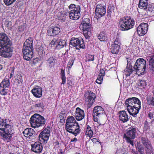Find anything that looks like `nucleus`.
Returning a JSON list of instances; mask_svg holds the SVG:
<instances>
[{
  "label": "nucleus",
  "instance_id": "nucleus-1",
  "mask_svg": "<svg viewBox=\"0 0 154 154\" xmlns=\"http://www.w3.org/2000/svg\"><path fill=\"white\" fill-rule=\"evenodd\" d=\"M13 128L6 123V120L0 118V133L3 137V140L7 142H10L12 139L14 133Z\"/></svg>",
  "mask_w": 154,
  "mask_h": 154
},
{
  "label": "nucleus",
  "instance_id": "nucleus-2",
  "mask_svg": "<svg viewBox=\"0 0 154 154\" xmlns=\"http://www.w3.org/2000/svg\"><path fill=\"white\" fill-rule=\"evenodd\" d=\"M93 112L94 121L100 125H103L105 123L106 115L103 109L100 106H97L94 107Z\"/></svg>",
  "mask_w": 154,
  "mask_h": 154
},
{
  "label": "nucleus",
  "instance_id": "nucleus-3",
  "mask_svg": "<svg viewBox=\"0 0 154 154\" xmlns=\"http://www.w3.org/2000/svg\"><path fill=\"white\" fill-rule=\"evenodd\" d=\"M45 122V118L38 114H34L30 119L31 127L34 128H39L41 130L44 127Z\"/></svg>",
  "mask_w": 154,
  "mask_h": 154
},
{
  "label": "nucleus",
  "instance_id": "nucleus-4",
  "mask_svg": "<svg viewBox=\"0 0 154 154\" xmlns=\"http://www.w3.org/2000/svg\"><path fill=\"white\" fill-rule=\"evenodd\" d=\"M134 25V20L129 17H124L120 19L119 25L121 30H128L132 28Z\"/></svg>",
  "mask_w": 154,
  "mask_h": 154
},
{
  "label": "nucleus",
  "instance_id": "nucleus-5",
  "mask_svg": "<svg viewBox=\"0 0 154 154\" xmlns=\"http://www.w3.org/2000/svg\"><path fill=\"white\" fill-rule=\"evenodd\" d=\"M136 131V128L131 127L130 128L128 129L127 132L124 135V136L127 142L130 143L133 146L134 144L132 139H134L135 137Z\"/></svg>",
  "mask_w": 154,
  "mask_h": 154
},
{
  "label": "nucleus",
  "instance_id": "nucleus-6",
  "mask_svg": "<svg viewBox=\"0 0 154 154\" xmlns=\"http://www.w3.org/2000/svg\"><path fill=\"white\" fill-rule=\"evenodd\" d=\"M133 68L137 72L139 71L141 72H144L146 68V60L143 58L138 59L135 63Z\"/></svg>",
  "mask_w": 154,
  "mask_h": 154
},
{
  "label": "nucleus",
  "instance_id": "nucleus-7",
  "mask_svg": "<svg viewBox=\"0 0 154 154\" xmlns=\"http://www.w3.org/2000/svg\"><path fill=\"white\" fill-rule=\"evenodd\" d=\"M69 46L71 48L74 47L77 50H79L81 48L84 49L85 47L83 41L81 38H72L69 43Z\"/></svg>",
  "mask_w": 154,
  "mask_h": 154
},
{
  "label": "nucleus",
  "instance_id": "nucleus-8",
  "mask_svg": "<svg viewBox=\"0 0 154 154\" xmlns=\"http://www.w3.org/2000/svg\"><path fill=\"white\" fill-rule=\"evenodd\" d=\"M11 45H5L0 46V55L5 58L11 57L13 50L11 48Z\"/></svg>",
  "mask_w": 154,
  "mask_h": 154
},
{
  "label": "nucleus",
  "instance_id": "nucleus-9",
  "mask_svg": "<svg viewBox=\"0 0 154 154\" xmlns=\"http://www.w3.org/2000/svg\"><path fill=\"white\" fill-rule=\"evenodd\" d=\"M85 103L88 108H90L95 102L96 98L95 94L91 91H88L86 92L84 95Z\"/></svg>",
  "mask_w": 154,
  "mask_h": 154
},
{
  "label": "nucleus",
  "instance_id": "nucleus-10",
  "mask_svg": "<svg viewBox=\"0 0 154 154\" xmlns=\"http://www.w3.org/2000/svg\"><path fill=\"white\" fill-rule=\"evenodd\" d=\"M65 126V129L69 132L72 133L76 136L79 133L80 130L78 123H74L73 125H68Z\"/></svg>",
  "mask_w": 154,
  "mask_h": 154
},
{
  "label": "nucleus",
  "instance_id": "nucleus-11",
  "mask_svg": "<svg viewBox=\"0 0 154 154\" xmlns=\"http://www.w3.org/2000/svg\"><path fill=\"white\" fill-rule=\"evenodd\" d=\"M80 8L79 6H77L76 8L71 10L69 13L70 18L74 20L78 19L80 15Z\"/></svg>",
  "mask_w": 154,
  "mask_h": 154
},
{
  "label": "nucleus",
  "instance_id": "nucleus-12",
  "mask_svg": "<svg viewBox=\"0 0 154 154\" xmlns=\"http://www.w3.org/2000/svg\"><path fill=\"white\" fill-rule=\"evenodd\" d=\"M11 45V42L7 35L4 33H0V46Z\"/></svg>",
  "mask_w": 154,
  "mask_h": 154
},
{
  "label": "nucleus",
  "instance_id": "nucleus-13",
  "mask_svg": "<svg viewBox=\"0 0 154 154\" xmlns=\"http://www.w3.org/2000/svg\"><path fill=\"white\" fill-rule=\"evenodd\" d=\"M148 25L147 24L142 23L137 27V31L138 34L140 36L144 35L148 30Z\"/></svg>",
  "mask_w": 154,
  "mask_h": 154
},
{
  "label": "nucleus",
  "instance_id": "nucleus-14",
  "mask_svg": "<svg viewBox=\"0 0 154 154\" xmlns=\"http://www.w3.org/2000/svg\"><path fill=\"white\" fill-rule=\"evenodd\" d=\"M95 11L96 15L99 18L104 15L106 13L105 8L101 4L97 5Z\"/></svg>",
  "mask_w": 154,
  "mask_h": 154
},
{
  "label": "nucleus",
  "instance_id": "nucleus-15",
  "mask_svg": "<svg viewBox=\"0 0 154 154\" xmlns=\"http://www.w3.org/2000/svg\"><path fill=\"white\" fill-rule=\"evenodd\" d=\"M24 136L26 137H29V139H32L35 138L36 135L35 132L31 128H27L23 132Z\"/></svg>",
  "mask_w": 154,
  "mask_h": 154
},
{
  "label": "nucleus",
  "instance_id": "nucleus-16",
  "mask_svg": "<svg viewBox=\"0 0 154 154\" xmlns=\"http://www.w3.org/2000/svg\"><path fill=\"white\" fill-rule=\"evenodd\" d=\"M31 146L32 150L36 153H40L42 150L43 146L41 143L35 142L34 144H31Z\"/></svg>",
  "mask_w": 154,
  "mask_h": 154
},
{
  "label": "nucleus",
  "instance_id": "nucleus-17",
  "mask_svg": "<svg viewBox=\"0 0 154 154\" xmlns=\"http://www.w3.org/2000/svg\"><path fill=\"white\" fill-rule=\"evenodd\" d=\"M127 65L126 69L125 70V75L126 76H129L130 74H131L134 71L132 68V62L133 60H131L129 58H127Z\"/></svg>",
  "mask_w": 154,
  "mask_h": 154
},
{
  "label": "nucleus",
  "instance_id": "nucleus-18",
  "mask_svg": "<svg viewBox=\"0 0 154 154\" xmlns=\"http://www.w3.org/2000/svg\"><path fill=\"white\" fill-rule=\"evenodd\" d=\"M75 116L77 120L78 121L82 120L85 116L84 111L79 107L77 108L75 113Z\"/></svg>",
  "mask_w": 154,
  "mask_h": 154
},
{
  "label": "nucleus",
  "instance_id": "nucleus-19",
  "mask_svg": "<svg viewBox=\"0 0 154 154\" xmlns=\"http://www.w3.org/2000/svg\"><path fill=\"white\" fill-rule=\"evenodd\" d=\"M33 96L36 97H40L42 95V89L40 86H36L31 91Z\"/></svg>",
  "mask_w": 154,
  "mask_h": 154
},
{
  "label": "nucleus",
  "instance_id": "nucleus-20",
  "mask_svg": "<svg viewBox=\"0 0 154 154\" xmlns=\"http://www.w3.org/2000/svg\"><path fill=\"white\" fill-rule=\"evenodd\" d=\"M60 32V28L57 26L50 27L47 31L48 35L50 36H53L58 35Z\"/></svg>",
  "mask_w": 154,
  "mask_h": 154
},
{
  "label": "nucleus",
  "instance_id": "nucleus-21",
  "mask_svg": "<svg viewBox=\"0 0 154 154\" xmlns=\"http://www.w3.org/2000/svg\"><path fill=\"white\" fill-rule=\"evenodd\" d=\"M23 58L27 60H29L33 56L32 50H23Z\"/></svg>",
  "mask_w": 154,
  "mask_h": 154
},
{
  "label": "nucleus",
  "instance_id": "nucleus-22",
  "mask_svg": "<svg viewBox=\"0 0 154 154\" xmlns=\"http://www.w3.org/2000/svg\"><path fill=\"white\" fill-rule=\"evenodd\" d=\"M33 41L31 38L27 39L24 42L23 50H33Z\"/></svg>",
  "mask_w": 154,
  "mask_h": 154
},
{
  "label": "nucleus",
  "instance_id": "nucleus-23",
  "mask_svg": "<svg viewBox=\"0 0 154 154\" xmlns=\"http://www.w3.org/2000/svg\"><path fill=\"white\" fill-rule=\"evenodd\" d=\"M119 117L120 120L125 122L128 120V116L125 110L120 111L119 112Z\"/></svg>",
  "mask_w": 154,
  "mask_h": 154
},
{
  "label": "nucleus",
  "instance_id": "nucleus-24",
  "mask_svg": "<svg viewBox=\"0 0 154 154\" xmlns=\"http://www.w3.org/2000/svg\"><path fill=\"white\" fill-rule=\"evenodd\" d=\"M110 49L112 54H118L120 51V45L119 44H112L111 45Z\"/></svg>",
  "mask_w": 154,
  "mask_h": 154
},
{
  "label": "nucleus",
  "instance_id": "nucleus-25",
  "mask_svg": "<svg viewBox=\"0 0 154 154\" xmlns=\"http://www.w3.org/2000/svg\"><path fill=\"white\" fill-rule=\"evenodd\" d=\"M127 109L130 114L135 117L136 116L139 111L138 109H137L132 106H128Z\"/></svg>",
  "mask_w": 154,
  "mask_h": 154
},
{
  "label": "nucleus",
  "instance_id": "nucleus-26",
  "mask_svg": "<svg viewBox=\"0 0 154 154\" xmlns=\"http://www.w3.org/2000/svg\"><path fill=\"white\" fill-rule=\"evenodd\" d=\"M54 42V44H56L58 43V45L57 46V47L58 48H63L66 46V42L65 40L60 39L59 42H57V41L56 39H54L52 41Z\"/></svg>",
  "mask_w": 154,
  "mask_h": 154
},
{
  "label": "nucleus",
  "instance_id": "nucleus-27",
  "mask_svg": "<svg viewBox=\"0 0 154 154\" xmlns=\"http://www.w3.org/2000/svg\"><path fill=\"white\" fill-rule=\"evenodd\" d=\"M50 135L40 133L39 136V140L45 143H47L48 140Z\"/></svg>",
  "mask_w": 154,
  "mask_h": 154
},
{
  "label": "nucleus",
  "instance_id": "nucleus-28",
  "mask_svg": "<svg viewBox=\"0 0 154 154\" xmlns=\"http://www.w3.org/2000/svg\"><path fill=\"white\" fill-rule=\"evenodd\" d=\"M10 86V82L8 79H5L3 80L1 83L0 87L5 88H9Z\"/></svg>",
  "mask_w": 154,
  "mask_h": 154
},
{
  "label": "nucleus",
  "instance_id": "nucleus-29",
  "mask_svg": "<svg viewBox=\"0 0 154 154\" xmlns=\"http://www.w3.org/2000/svg\"><path fill=\"white\" fill-rule=\"evenodd\" d=\"M78 123L77 122L75 118L73 116H69L66 120V123L65 124V126L67 125V124L68 125H73L74 123Z\"/></svg>",
  "mask_w": 154,
  "mask_h": 154
},
{
  "label": "nucleus",
  "instance_id": "nucleus-30",
  "mask_svg": "<svg viewBox=\"0 0 154 154\" xmlns=\"http://www.w3.org/2000/svg\"><path fill=\"white\" fill-rule=\"evenodd\" d=\"M134 99L137 100L136 98V97H133L132 98H130L127 99L125 100V105L127 106V108H128V106H132L134 105Z\"/></svg>",
  "mask_w": 154,
  "mask_h": 154
},
{
  "label": "nucleus",
  "instance_id": "nucleus-31",
  "mask_svg": "<svg viewBox=\"0 0 154 154\" xmlns=\"http://www.w3.org/2000/svg\"><path fill=\"white\" fill-rule=\"evenodd\" d=\"M146 99L147 104L154 107V97H153L148 96L146 97Z\"/></svg>",
  "mask_w": 154,
  "mask_h": 154
},
{
  "label": "nucleus",
  "instance_id": "nucleus-32",
  "mask_svg": "<svg viewBox=\"0 0 154 154\" xmlns=\"http://www.w3.org/2000/svg\"><path fill=\"white\" fill-rule=\"evenodd\" d=\"M136 149H138V152L140 154H144V148L143 146L140 144V142H137Z\"/></svg>",
  "mask_w": 154,
  "mask_h": 154
},
{
  "label": "nucleus",
  "instance_id": "nucleus-33",
  "mask_svg": "<svg viewBox=\"0 0 154 154\" xmlns=\"http://www.w3.org/2000/svg\"><path fill=\"white\" fill-rule=\"evenodd\" d=\"M98 38L101 41H106L107 40L106 34L105 32H101L98 36Z\"/></svg>",
  "mask_w": 154,
  "mask_h": 154
},
{
  "label": "nucleus",
  "instance_id": "nucleus-34",
  "mask_svg": "<svg viewBox=\"0 0 154 154\" xmlns=\"http://www.w3.org/2000/svg\"><path fill=\"white\" fill-rule=\"evenodd\" d=\"M146 147V154H153L154 149L151 143L145 146Z\"/></svg>",
  "mask_w": 154,
  "mask_h": 154
},
{
  "label": "nucleus",
  "instance_id": "nucleus-35",
  "mask_svg": "<svg viewBox=\"0 0 154 154\" xmlns=\"http://www.w3.org/2000/svg\"><path fill=\"white\" fill-rule=\"evenodd\" d=\"M83 29L84 32H85L88 33H89L91 29V24H86V25H83Z\"/></svg>",
  "mask_w": 154,
  "mask_h": 154
},
{
  "label": "nucleus",
  "instance_id": "nucleus-36",
  "mask_svg": "<svg viewBox=\"0 0 154 154\" xmlns=\"http://www.w3.org/2000/svg\"><path fill=\"white\" fill-rule=\"evenodd\" d=\"M148 3L147 2H139V7L141 9L144 10L147 9Z\"/></svg>",
  "mask_w": 154,
  "mask_h": 154
},
{
  "label": "nucleus",
  "instance_id": "nucleus-37",
  "mask_svg": "<svg viewBox=\"0 0 154 154\" xmlns=\"http://www.w3.org/2000/svg\"><path fill=\"white\" fill-rule=\"evenodd\" d=\"M86 134L89 136L90 137H92L93 135V132L91 130V128L89 125L87 126Z\"/></svg>",
  "mask_w": 154,
  "mask_h": 154
},
{
  "label": "nucleus",
  "instance_id": "nucleus-38",
  "mask_svg": "<svg viewBox=\"0 0 154 154\" xmlns=\"http://www.w3.org/2000/svg\"><path fill=\"white\" fill-rule=\"evenodd\" d=\"M8 89L0 87V93L1 94L3 95H6L9 91Z\"/></svg>",
  "mask_w": 154,
  "mask_h": 154
},
{
  "label": "nucleus",
  "instance_id": "nucleus-39",
  "mask_svg": "<svg viewBox=\"0 0 154 154\" xmlns=\"http://www.w3.org/2000/svg\"><path fill=\"white\" fill-rule=\"evenodd\" d=\"M61 78L62 80V84L64 85L66 82V77L65 76V72L63 69H61Z\"/></svg>",
  "mask_w": 154,
  "mask_h": 154
},
{
  "label": "nucleus",
  "instance_id": "nucleus-40",
  "mask_svg": "<svg viewBox=\"0 0 154 154\" xmlns=\"http://www.w3.org/2000/svg\"><path fill=\"white\" fill-rule=\"evenodd\" d=\"M141 140L142 143L145 146L151 143L150 141L146 138L142 137H141Z\"/></svg>",
  "mask_w": 154,
  "mask_h": 154
},
{
  "label": "nucleus",
  "instance_id": "nucleus-41",
  "mask_svg": "<svg viewBox=\"0 0 154 154\" xmlns=\"http://www.w3.org/2000/svg\"><path fill=\"white\" fill-rule=\"evenodd\" d=\"M147 59L149 60V66H152L154 65V55L148 57Z\"/></svg>",
  "mask_w": 154,
  "mask_h": 154
},
{
  "label": "nucleus",
  "instance_id": "nucleus-42",
  "mask_svg": "<svg viewBox=\"0 0 154 154\" xmlns=\"http://www.w3.org/2000/svg\"><path fill=\"white\" fill-rule=\"evenodd\" d=\"M50 128L49 127H47L45 128L44 130L40 133L44 134H47L48 135H50Z\"/></svg>",
  "mask_w": 154,
  "mask_h": 154
},
{
  "label": "nucleus",
  "instance_id": "nucleus-43",
  "mask_svg": "<svg viewBox=\"0 0 154 154\" xmlns=\"http://www.w3.org/2000/svg\"><path fill=\"white\" fill-rule=\"evenodd\" d=\"M137 85L138 86L141 87H144V86H146V84L145 81L144 80H141L140 81L137 83Z\"/></svg>",
  "mask_w": 154,
  "mask_h": 154
},
{
  "label": "nucleus",
  "instance_id": "nucleus-44",
  "mask_svg": "<svg viewBox=\"0 0 154 154\" xmlns=\"http://www.w3.org/2000/svg\"><path fill=\"white\" fill-rule=\"evenodd\" d=\"M16 0H4V2L7 6L13 4Z\"/></svg>",
  "mask_w": 154,
  "mask_h": 154
},
{
  "label": "nucleus",
  "instance_id": "nucleus-45",
  "mask_svg": "<svg viewBox=\"0 0 154 154\" xmlns=\"http://www.w3.org/2000/svg\"><path fill=\"white\" fill-rule=\"evenodd\" d=\"M113 10V8L111 6H109L108 8L107 11V16L110 17L111 14L112 13V11Z\"/></svg>",
  "mask_w": 154,
  "mask_h": 154
},
{
  "label": "nucleus",
  "instance_id": "nucleus-46",
  "mask_svg": "<svg viewBox=\"0 0 154 154\" xmlns=\"http://www.w3.org/2000/svg\"><path fill=\"white\" fill-rule=\"evenodd\" d=\"M82 24V25L90 24V19L89 18H84L83 20Z\"/></svg>",
  "mask_w": 154,
  "mask_h": 154
},
{
  "label": "nucleus",
  "instance_id": "nucleus-47",
  "mask_svg": "<svg viewBox=\"0 0 154 154\" xmlns=\"http://www.w3.org/2000/svg\"><path fill=\"white\" fill-rule=\"evenodd\" d=\"M66 115L65 112L64 113H60L59 115V118H60V121L63 120V122H64V121L65 119H64V118Z\"/></svg>",
  "mask_w": 154,
  "mask_h": 154
},
{
  "label": "nucleus",
  "instance_id": "nucleus-48",
  "mask_svg": "<svg viewBox=\"0 0 154 154\" xmlns=\"http://www.w3.org/2000/svg\"><path fill=\"white\" fill-rule=\"evenodd\" d=\"M87 61H93L94 60V56L88 54L87 56Z\"/></svg>",
  "mask_w": 154,
  "mask_h": 154
},
{
  "label": "nucleus",
  "instance_id": "nucleus-49",
  "mask_svg": "<svg viewBox=\"0 0 154 154\" xmlns=\"http://www.w3.org/2000/svg\"><path fill=\"white\" fill-rule=\"evenodd\" d=\"M154 5L153 3H151L149 4L147 6L148 10L149 11H152L154 8Z\"/></svg>",
  "mask_w": 154,
  "mask_h": 154
},
{
  "label": "nucleus",
  "instance_id": "nucleus-50",
  "mask_svg": "<svg viewBox=\"0 0 154 154\" xmlns=\"http://www.w3.org/2000/svg\"><path fill=\"white\" fill-rule=\"evenodd\" d=\"M132 106L135 108H137V109H138V110H139L141 108V103L140 102V103H137V104H135L133 106Z\"/></svg>",
  "mask_w": 154,
  "mask_h": 154
},
{
  "label": "nucleus",
  "instance_id": "nucleus-51",
  "mask_svg": "<svg viewBox=\"0 0 154 154\" xmlns=\"http://www.w3.org/2000/svg\"><path fill=\"white\" fill-rule=\"evenodd\" d=\"M15 80V82L19 84L22 83V80L21 79V77L20 76L17 77V78H16Z\"/></svg>",
  "mask_w": 154,
  "mask_h": 154
},
{
  "label": "nucleus",
  "instance_id": "nucleus-52",
  "mask_svg": "<svg viewBox=\"0 0 154 154\" xmlns=\"http://www.w3.org/2000/svg\"><path fill=\"white\" fill-rule=\"evenodd\" d=\"M43 106V104L42 102H39L35 104L34 105L35 107H41Z\"/></svg>",
  "mask_w": 154,
  "mask_h": 154
},
{
  "label": "nucleus",
  "instance_id": "nucleus-53",
  "mask_svg": "<svg viewBox=\"0 0 154 154\" xmlns=\"http://www.w3.org/2000/svg\"><path fill=\"white\" fill-rule=\"evenodd\" d=\"M154 125V121L152 120L151 122L148 124V128L149 129L150 127L152 128Z\"/></svg>",
  "mask_w": 154,
  "mask_h": 154
},
{
  "label": "nucleus",
  "instance_id": "nucleus-54",
  "mask_svg": "<svg viewBox=\"0 0 154 154\" xmlns=\"http://www.w3.org/2000/svg\"><path fill=\"white\" fill-rule=\"evenodd\" d=\"M74 61L72 60H69V62L68 63L67 66L68 67H70L73 64Z\"/></svg>",
  "mask_w": 154,
  "mask_h": 154
},
{
  "label": "nucleus",
  "instance_id": "nucleus-55",
  "mask_svg": "<svg viewBox=\"0 0 154 154\" xmlns=\"http://www.w3.org/2000/svg\"><path fill=\"white\" fill-rule=\"evenodd\" d=\"M48 61L49 63H52L55 62V60L54 57H51L48 59Z\"/></svg>",
  "mask_w": 154,
  "mask_h": 154
},
{
  "label": "nucleus",
  "instance_id": "nucleus-56",
  "mask_svg": "<svg viewBox=\"0 0 154 154\" xmlns=\"http://www.w3.org/2000/svg\"><path fill=\"white\" fill-rule=\"evenodd\" d=\"M105 74V71L104 70L102 69H100L99 71V75H100L101 76H103V77L104 76Z\"/></svg>",
  "mask_w": 154,
  "mask_h": 154
},
{
  "label": "nucleus",
  "instance_id": "nucleus-57",
  "mask_svg": "<svg viewBox=\"0 0 154 154\" xmlns=\"http://www.w3.org/2000/svg\"><path fill=\"white\" fill-rule=\"evenodd\" d=\"M136 98L137 99V100L135 99V100H134V102H133V103L134 104V105L135 104H137V103H140V100H139V99L137 97H136Z\"/></svg>",
  "mask_w": 154,
  "mask_h": 154
},
{
  "label": "nucleus",
  "instance_id": "nucleus-58",
  "mask_svg": "<svg viewBox=\"0 0 154 154\" xmlns=\"http://www.w3.org/2000/svg\"><path fill=\"white\" fill-rule=\"evenodd\" d=\"M75 5L74 4H71L69 7V9H73L76 8V7H75Z\"/></svg>",
  "mask_w": 154,
  "mask_h": 154
},
{
  "label": "nucleus",
  "instance_id": "nucleus-59",
  "mask_svg": "<svg viewBox=\"0 0 154 154\" xmlns=\"http://www.w3.org/2000/svg\"><path fill=\"white\" fill-rule=\"evenodd\" d=\"M144 127L145 128H146L147 129L148 128V122L147 121H145L144 123Z\"/></svg>",
  "mask_w": 154,
  "mask_h": 154
},
{
  "label": "nucleus",
  "instance_id": "nucleus-60",
  "mask_svg": "<svg viewBox=\"0 0 154 154\" xmlns=\"http://www.w3.org/2000/svg\"><path fill=\"white\" fill-rule=\"evenodd\" d=\"M119 38H116L114 41V44H119Z\"/></svg>",
  "mask_w": 154,
  "mask_h": 154
},
{
  "label": "nucleus",
  "instance_id": "nucleus-61",
  "mask_svg": "<svg viewBox=\"0 0 154 154\" xmlns=\"http://www.w3.org/2000/svg\"><path fill=\"white\" fill-rule=\"evenodd\" d=\"M148 116L150 119H152L153 117V114L151 112H149L148 114Z\"/></svg>",
  "mask_w": 154,
  "mask_h": 154
},
{
  "label": "nucleus",
  "instance_id": "nucleus-62",
  "mask_svg": "<svg viewBox=\"0 0 154 154\" xmlns=\"http://www.w3.org/2000/svg\"><path fill=\"white\" fill-rule=\"evenodd\" d=\"M67 84L69 86H72L73 85L72 82L71 81H68Z\"/></svg>",
  "mask_w": 154,
  "mask_h": 154
},
{
  "label": "nucleus",
  "instance_id": "nucleus-63",
  "mask_svg": "<svg viewBox=\"0 0 154 154\" xmlns=\"http://www.w3.org/2000/svg\"><path fill=\"white\" fill-rule=\"evenodd\" d=\"M84 32L85 33V34H84V35H85V38L87 39H88L89 38V36L88 35V33H87V32H86V33H85V32Z\"/></svg>",
  "mask_w": 154,
  "mask_h": 154
},
{
  "label": "nucleus",
  "instance_id": "nucleus-64",
  "mask_svg": "<svg viewBox=\"0 0 154 154\" xmlns=\"http://www.w3.org/2000/svg\"><path fill=\"white\" fill-rule=\"evenodd\" d=\"M103 76H101L100 75H99L97 79H99V80H100L101 81H102L103 79Z\"/></svg>",
  "mask_w": 154,
  "mask_h": 154
}]
</instances>
